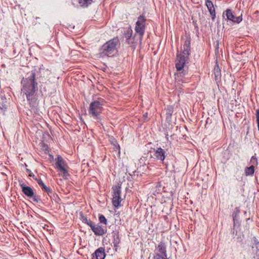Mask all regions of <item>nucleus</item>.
I'll return each instance as SVG.
<instances>
[{"mask_svg": "<svg viewBox=\"0 0 259 259\" xmlns=\"http://www.w3.org/2000/svg\"><path fill=\"white\" fill-rule=\"evenodd\" d=\"M190 41L187 40L185 41V44L183 46L182 54H181L182 56H184L187 58L188 57L190 51Z\"/></svg>", "mask_w": 259, "mask_h": 259, "instance_id": "obj_14", "label": "nucleus"}, {"mask_svg": "<svg viewBox=\"0 0 259 259\" xmlns=\"http://www.w3.org/2000/svg\"><path fill=\"white\" fill-rule=\"evenodd\" d=\"M226 15L227 19L231 20L237 23H240L242 20V15L238 17H235L232 13L231 10L228 9L223 13V16Z\"/></svg>", "mask_w": 259, "mask_h": 259, "instance_id": "obj_8", "label": "nucleus"}, {"mask_svg": "<svg viewBox=\"0 0 259 259\" xmlns=\"http://www.w3.org/2000/svg\"><path fill=\"white\" fill-rule=\"evenodd\" d=\"M120 185H118L113 187V198H112V204L113 205L117 207L120 205L121 201V198L120 196L121 190Z\"/></svg>", "mask_w": 259, "mask_h": 259, "instance_id": "obj_6", "label": "nucleus"}, {"mask_svg": "<svg viewBox=\"0 0 259 259\" xmlns=\"http://www.w3.org/2000/svg\"><path fill=\"white\" fill-rule=\"evenodd\" d=\"M22 83L23 84L22 91L26 94L27 100H29L30 96L34 94L37 89V84L35 82V73L32 72L28 78L23 79Z\"/></svg>", "mask_w": 259, "mask_h": 259, "instance_id": "obj_1", "label": "nucleus"}, {"mask_svg": "<svg viewBox=\"0 0 259 259\" xmlns=\"http://www.w3.org/2000/svg\"><path fill=\"white\" fill-rule=\"evenodd\" d=\"M251 162L252 163H254L255 162L256 163V159L255 157L252 156L251 159Z\"/></svg>", "mask_w": 259, "mask_h": 259, "instance_id": "obj_24", "label": "nucleus"}, {"mask_svg": "<svg viewBox=\"0 0 259 259\" xmlns=\"http://www.w3.org/2000/svg\"><path fill=\"white\" fill-rule=\"evenodd\" d=\"M92 231L97 235H102L106 232L105 230L99 225H96L95 227H93Z\"/></svg>", "mask_w": 259, "mask_h": 259, "instance_id": "obj_12", "label": "nucleus"}, {"mask_svg": "<svg viewBox=\"0 0 259 259\" xmlns=\"http://www.w3.org/2000/svg\"><path fill=\"white\" fill-rule=\"evenodd\" d=\"M99 221H100V223H103L104 224H106V223H107V220L106 219L105 217L103 215H101L99 217Z\"/></svg>", "mask_w": 259, "mask_h": 259, "instance_id": "obj_21", "label": "nucleus"}, {"mask_svg": "<svg viewBox=\"0 0 259 259\" xmlns=\"http://www.w3.org/2000/svg\"><path fill=\"white\" fill-rule=\"evenodd\" d=\"M156 259H166V258L165 257H164L163 256H162L158 254L156 256Z\"/></svg>", "mask_w": 259, "mask_h": 259, "instance_id": "obj_25", "label": "nucleus"}, {"mask_svg": "<svg viewBox=\"0 0 259 259\" xmlns=\"http://www.w3.org/2000/svg\"><path fill=\"white\" fill-rule=\"evenodd\" d=\"M154 155L157 158V159L160 160L161 161H163L165 157V152L161 148H158L155 151Z\"/></svg>", "mask_w": 259, "mask_h": 259, "instance_id": "obj_13", "label": "nucleus"}, {"mask_svg": "<svg viewBox=\"0 0 259 259\" xmlns=\"http://www.w3.org/2000/svg\"><path fill=\"white\" fill-rule=\"evenodd\" d=\"M37 183L40 186L42 187V189H44L48 193H49V192L50 191V188L47 187L41 180H38L37 181Z\"/></svg>", "mask_w": 259, "mask_h": 259, "instance_id": "obj_19", "label": "nucleus"}, {"mask_svg": "<svg viewBox=\"0 0 259 259\" xmlns=\"http://www.w3.org/2000/svg\"><path fill=\"white\" fill-rule=\"evenodd\" d=\"M87 222V224L91 227V229L92 230V227H95V225L93 224V223L92 221H88L87 220H86Z\"/></svg>", "mask_w": 259, "mask_h": 259, "instance_id": "obj_23", "label": "nucleus"}, {"mask_svg": "<svg viewBox=\"0 0 259 259\" xmlns=\"http://www.w3.org/2000/svg\"><path fill=\"white\" fill-rule=\"evenodd\" d=\"M144 116H147V114L146 113L145 115H144Z\"/></svg>", "mask_w": 259, "mask_h": 259, "instance_id": "obj_27", "label": "nucleus"}, {"mask_svg": "<svg viewBox=\"0 0 259 259\" xmlns=\"http://www.w3.org/2000/svg\"><path fill=\"white\" fill-rule=\"evenodd\" d=\"M32 197H33V200L34 201H36V202L38 201L37 198L35 196H33Z\"/></svg>", "mask_w": 259, "mask_h": 259, "instance_id": "obj_26", "label": "nucleus"}, {"mask_svg": "<svg viewBox=\"0 0 259 259\" xmlns=\"http://www.w3.org/2000/svg\"><path fill=\"white\" fill-rule=\"evenodd\" d=\"M103 109V104L102 103L96 101L91 103L89 109V113L92 117L98 119L99 116Z\"/></svg>", "mask_w": 259, "mask_h": 259, "instance_id": "obj_4", "label": "nucleus"}, {"mask_svg": "<svg viewBox=\"0 0 259 259\" xmlns=\"http://www.w3.org/2000/svg\"><path fill=\"white\" fill-rule=\"evenodd\" d=\"M93 0H79V3L81 6L87 7L91 4Z\"/></svg>", "mask_w": 259, "mask_h": 259, "instance_id": "obj_18", "label": "nucleus"}, {"mask_svg": "<svg viewBox=\"0 0 259 259\" xmlns=\"http://www.w3.org/2000/svg\"><path fill=\"white\" fill-rule=\"evenodd\" d=\"M254 167L253 165L250 166L249 167H247L245 169V172L246 175H251L254 173Z\"/></svg>", "mask_w": 259, "mask_h": 259, "instance_id": "obj_17", "label": "nucleus"}, {"mask_svg": "<svg viewBox=\"0 0 259 259\" xmlns=\"http://www.w3.org/2000/svg\"><path fill=\"white\" fill-rule=\"evenodd\" d=\"M188 58L182 56L181 54L177 55L176 59V67L177 72L175 74L176 79L178 81H180L181 77L186 74V71L183 69L185 64L186 61Z\"/></svg>", "mask_w": 259, "mask_h": 259, "instance_id": "obj_2", "label": "nucleus"}, {"mask_svg": "<svg viewBox=\"0 0 259 259\" xmlns=\"http://www.w3.org/2000/svg\"><path fill=\"white\" fill-rule=\"evenodd\" d=\"M205 5L209 11L210 15L212 16V19H214L215 17V12L212 2L210 0H206Z\"/></svg>", "mask_w": 259, "mask_h": 259, "instance_id": "obj_10", "label": "nucleus"}, {"mask_svg": "<svg viewBox=\"0 0 259 259\" xmlns=\"http://www.w3.org/2000/svg\"><path fill=\"white\" fill-rule=\"evenodd\" d=\"M166 114L167 115L166 118L170 119L172 113H173V108L172 106H169L165 109Z\"/></svg>", "mask_w": 259, "mask_h": 259, "instance_id": "obj_16", "label": "nucleus"}, {"mask_svg": "<svg viewBox=\"0 0 259 259\" xmlns=\"http://www.w3.org/2000/svg\"><path fill=\"white\" fill-rule=\"evenodd\" d=\"M22 192L24 194L28 197H32L34 196V192L33 190L28 186H26L24 185H21Z\"/></svg>", "mask_w": 259, "mask_h": 259, "instance_id": "obj_11", "label": "nucleus"}, {"mask_svg": "<svg viewBox=\"0 0 259 259\" xmlns=\"http://www.w3.org/2000/svg\"><path fill=\"white\" fill-rule=\"evenodd\" d=\"M105 257V253L104 249L100 247L98 248L95 252L93 254L92 259H104Z\"/></svg>", "mask_w": 259, "mask_h": 259, "instance_id": "obj_9", "label": "nucleus"}, {"mask_svg": "<svg viewBox=\"0 0 259 259\" xmlns=\"http://www.w3.org/2000/svg\"><path fill=\"white\" fill-rule=\"evenodd\" d=\"M57 168L63 172V177L66 178L68 176V166L65 160L61 156H58L56 162Z\"/></svg>", "mask_w": 259, "mask_h": 259, "instance_id": "obj_7", "label": "nucleus"}, {"mask_svg": "<svg viewBox=\"0 0 259 259\" xmlns=\"http://www.w3.org/2000/svg\"><path fill=\"white\" fill-rule=\"evenodd\" d=\"M118 44V40L114 38L105 43L102 47L101 56H109L111 55L115 50V48Z\"/></svg>", "mask_w": 259, "mask_h": 259, "instance_id": "obj_3", "label": "nucleus"}, {"mask_svg": "<svg viewBox=\"0 0 259 259\" xmlns=\"http://www.w3.org/2000/svg\"><path fill=\"white\" fill-rule=\"evenodd\" d=\"M255 116H256V121H257V127H258V130L259 131V109H257L256 110Z\"/></svg>", "mask_w": 259, "mask_h": 259, "instance_id": "obj_22", "label": "nucleus"}, {"mask_svg": "<svg viewBox=\"0 0 259 259\" xmlns=\"http://www.w3.org/2000/svg\"><path fill=\"white\" fill-rule=\"evenodd\" d=\"M145 21L146 19L143 16H140L138 18V20L136 23L135 31L140 36V40L144 34L145 29Z\"/></svg>", "mask_w": 259, "mask_h": 259, "instance_id": "obj_5", "label": "nucleus"}, {"mask_svg": "<svg viewBox=\"0 0 259 259\" xmlns=\"http://www.w3.org/2000/svg\"><path fill=\"white\" fill-rule=\"evenodd\" d=\"M214 74L215 77L220 75V69L218 67V65H217L214 69Z\"/></svg>", "mask_w": 259, "mask_h": 259, "instance_id": "obj_20", "label": "nucleus"}, {"mask_svg": "<svg viewBox=\"0 0 259 259\" xmlns=\"http://www.w3.org/2000/svg\"><path fill=\"white\" fill-rule=\"evenodd\" d=\"M157 248L158 249V251L161 254L164 255L165 257H166L165 253H166V250H165V246L164 244L161 243H160L157 247Z\"/></svg>", "mask_w": 259, "mask_h": 259, "instance_id": "obj_15", "label": "nucleus"}]
</instances>
